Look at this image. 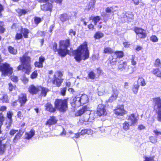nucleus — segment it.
I'll use <instances>...</instances> for the list:
<instances>
[{
	"instance_id": "1",
	"label": "nucleus",
	"mask_w": 161,
	"mask_h": 161,
	"mask_svg": "<svg viewBox=\"0 0 161 161\" xmlns=\"http://www.w3.org/2000/svg\"><path fill=\"white\" fill-rule=\"evenodd\" d=\"M75 54V58L77 61H80L82 59L85 60L89 57V53L87 47L86 42L83 44L78 48L77 50L73 52Z\"/></svg>"
},
{
	"instance_id": "2",
	"label": "nucleus",
	"mask_w": 161,
	"mask_h": 161,
	"mask_svg": "<svg viewBox=\"0 0 161 161\" xmlns=\"http://www.w3.org/2000/svg\"><path fill=\"white\" fill-rule=\"evenodd\" d=\"M20 60L21 64L19 65L17 67V70H22L25 73L29 75L31 69V67L30 64L31 62L30 57L25 54L22 57H20Z\"/></svg>"
},
{
	"instance_id": "3",
	"label": "nucleus",
	"mask_w": 161,
	"mask_h": 161,
	"mask_svg": "<svg viewBox=\"0 0 161 161\" xmlns=\"http://www.w3.org/2000/svg\"><path fill=\"white\" fill-rule=\"evenodd\" d=\"M54 105L55 108L59 111L64 112L67 108V99H56L54 103Z\"/></svg>"
},
{
	"instance_id": "4",
	"label": "nucleus",
	"mask_w": 161,
	"mask_h": 161,
	"mask_svg": "<svg viewBox=\"0 0 161 161\" xmlns=\"http://www.w3.org/2000/svg\"><path fill=\"white\" fill-rule=\"evenodd\" d=\"M70 45L69 40L61 41L60 42L59 49L58 51V54L61 56H65L68 53L67 47Z\"/></svg>"
},
{
	"instance_id": "5",
	"label": "nucleus",
	"mask_w": 161,
	"mask_h": 161,
	"mask_svg": "<svg viewBox=\"0 0 161 161\" xmlns=\"http://www.w3.org/2000/svg\"><path fill=\"white\" fill-rule=\"evenodd\" d=\"M0 69L2 72V75H10L13 72V69L10 67L9 64L5 63L0 66Z\"/></svg>"
},
{
	"instance_id": "6",
	"label": "nucleus",
	"mask_w": 161,
	"mask_h": 161,
	"mask_svg": "<svg viewBox=\"0 0 161 161\" xmlns=\"http://www.w3.org/2000/svg\"><path fill=\"white\" fill-rule=\"evenodd\" d=\"M94 112L90 111L88 108L85 113L83 117L81 118V120L84 121L91 122L94 120Z\"/></svg>"
},
{
	"instance_id": "7",
	"label": "nucleus",
	"mask_w": 161,
	"mask_h": 161,
	"mask_svg": "<svg viewBox=\"0 0 161 161\" xmlns=\"http://www.w3.org/2000/svg\"><path fill=\"white\" fill-rule=\"evenodd\" d=\"M62 75V73L59 71H57L54 74L53 83L56 84L57 86H60L63 82Z\"/></svg>"
},
{
	"instance_id": "8",
	"label": "nucleus",
	"mask_w": 161,
	"mask_h": 161,
	"mask_svg": "<svg viewBox=\"0 0 161 161\" xmlns=\"http://www.w3.org/2000/svg\"><path fill=\"white\" fill-rule=\"evenodd\" d=\"M134 31L136 34L137 37L139 38H144L146 36V31L141 28L136 27Z\"/></svg>"
},
{
	"instance_id": "9",
	"label": "nucleus",
	"mask_w": 161,
	"mask_h": 161,
	"mask_svg": "<svg viewBox=\"0 0 161 161\" xmlns=\"http://www.w3.org/2000/svg\"><path fill=\"white\" fill-rule=\"evenodd\" d=\"M126 119L127 120V121L132 126L135 125L138 121V119L135 115L133 114L127 115Z\"/></svg>"
},
{
	"instance_id": "10",
	"label": "nucleus",
	"mask_w": 161,
	"mask_h": 161,
	"mask_svg": "<svg viewBox=\"0 0 161 161\" xmlns=\"http://www.w3.org/2000/svg\"><path fill=\"white\" fill-rule=\"evenodd\" d=\"M96 113L99 116L106 115L107 113L105 105L101 104H99L97 106Z\"/></svg>"
},
{
	"instance_id": "11",
	"label": "nucleus",
	"mask_w": 161,
	"mask_h": 161,
	"mask_svg": "<svg viewBox=\"0 0 161 161\" xmlns=\"http://www.w3.org/2000/svg\"><path fill=\"white\" fill-rule=\"evenodd\" d=\"M18 100L20 103V106H24L27 101L26 95L25 93H21L18 96Z\"/></svg>"
},
{
	"instance_id": "12",
	"label": "nucleus",
	"mask_w": 161,
	"mask_h": 161,
	"mask_svg": "<svg viewBox=\"0 0 161 161\" xmlns=\"http://www.w3.org/2000/svg\"><path fill=\"white\" fill-rule=\"evenodd\" d=\"M97 93L99 96H102L108 93V91L105 86H101L97 89Z\"/></svg>"
},
{
	"instance_id": "13",
	"label": "nucleus",
	"mask_w": 161,
	"mask_h": 161,
	"mask_svg": "<svg viewBox=\"0 0 161 161\" xmlns=\"http://www.w3.org/2000/svg\"><path fill=\"white\" fill-rule=\"evenodd\" d=\"M73 101L72 104L74 107H78L82 104L80 97L77 96L73 99Z\"/></svg>"
},
{
	"instance_id": "14",
	"label": "nucleus",
	"mask_w": 161,
	"mask_h": 161,
	"mask_svg": "<svg viewBox=\"0 0 161 161\" xmlns=\"http://www.w3.org/2000/svg\"><path fill=\"white\" fill-rule=\"evenodd\" d=\"M28 91L32 94H36L39 91V86H36L33 85H31L29 87Z\"/></svg>"
},
{
	"instance_id": "15",
	"label": "nucleus",
	"mask_w": 161,
	"mask_h": 161,
	"mask_svg": "<svg viewBox=\"0 0 161 161\" xmlns=\"http://www.w3.org/2000/svg\"><path fill=\"white\" fill-rule=\"evenodd\" d=\"M45 60V58L41 56L39 58V61H36L34 63V65L35 67L38 68H42L43 67V63L44 62Z\"/></svg>"
},
{
	"instance_id": "16",
	"label": "nucleus",
	"mask_w": 161,
	"mask_h": 161,
	"mask_svg": "<svg viewBox=\"0 0 161 161\" xmlns=\"http://www.w3.org/2000/svg\"><path fill=\"white\" fill-rule=\"evenodd\" d=\"M114 113L117 115L123 116L127 114V111L125 110L123 108H117L114 110Z\"/></svg>"
},
{
	"instance_id": "17",
	"label": "nucleus",
	"mask_w": 161,
	"mask_h": 161,
	"mask_svg": "<svg viewBox=\"0 0 161 161\" xmlns=\"http://www.w3.org/2000/svg\"><path fill=\"white\" fill-rule=\"evenodd\" d=\"M52 4L50 3H47L41 6V8L43 11L49 10L51 12L52 8Z\"/></svg>"
},
{
	"instance_id": "18",
	"label": "nucleus",
	"mask_w": 161,
	"mask_h": 161,
	"mask_svg": "<svg viewBox=\"0 0 161 161\" xmlns=\"http://www.w3.org/2000/svg\"><path fill=\"white\" fill-rule=\"evenodd\" d=\"M56 118L54 116L51 117L46 123V125H48L49 126L56 124L57 122Z\"/></svg>"
},
{
	"instance_id": "19",
	"label": "nucleus",
	"mask_w": 161,
	"mask_h": 161,
	"mask_svg": "<svg viewBox=\"0 0 161 161\" xmlns=\"http://www.w3.org/2000/svg\"><path fill=\"white\" fill-rule=\"evenodd\" d=\"M118 94V92L117 90V89L114 90L112 96L108 99V102H112L115 100L117 97Z\"/></svg>"
},
{
	"instance_id": "20",
	"label": "nucleus",
	"mask_w": 161,
	"mask_h": 161,
	"mask_svg": "<svg viewBox=\"0 0 161 161\" xmlns=\"http://www.w3.org/2000/svg\"><path fill=\"white\" fill-rule=\"evenodd\" d=\"M6 137H2L0 138V153H3L6 148V145L5 144H3V141L5 139Z\"/></svg>"
},
{
	"instance_id": "21",
	"label": "nucleus",
	"mask_w": 161,
	"mask_h": 161,
	"mask_svg": "<svg viewBox=\"0 0 161 161\" xmlns=\"http://www.w3.org/2000/svg\"><path fill=\"white\" fill-rule=\"evenodd\" d=\"M153 102L157 106L158 110H161V99L159 97H157L153 99Z\"/></svg>"
},
{
	"instance_id": "22",
	"label": "nucleus",
	"mask_w": 161,
	"mask_h": 161,
	"mask_svg": "<svg viewBox=\"0 0 161 161\" xmlns=\"http://www.w3.org/2000/svg\"><path fill=\"white\" fill-rule=\"evenodd\" d=\"M18 28L20 30V32L23 34L24 37L25 38H27L28 37V34L29 33V30L25 28H22L20 26H19Z\"/></svg>"
},
{
	"instance_id": "23",
	"label": "nucleus",
	"mask_w": 161,
	"mask_h": 161,
	"mask_svg": "<svg viewBox=\"0 0 161 161\" xmlns=\"http://www.w3.org/2000/svg\"><path fill=\"white\" fill-rule=\"evenodd\" d=\"M35 131L33 129H31L28 132L25 133V136L26 139H31L35 135Z\"/></svg>"
},
{
	"instance_id": "24",
	"label": "nucleus",
	"mask_w": 161,
	"mask_h": 161,
	"mask_svg": "<svg viewBox=\"0 0 161 161\" xmlns=\"http://www.w3.org/2000/svg\"><path fill=\"white\" fill-rule=\"evenodd\" d=\"M86 106H85L80 110L78 111L75 113V116H80L82 114H84L86 111L88 109Z\"/></svg>"
},
{
	"instance_id": "25",
	"label": "nucleus",
	"mask_w": 161,
	"mask_h": 161,
	"mask_svg": "<svg viewBox=\"0 0 161 161\" xmlns=\"http://www.w3.org/2000/svg\"><path fill=\"white\" fill-rule=\"evenodd\" d=\"M45 107L46 110L51 112H54L56 110L55 108L53 107L52 105L50 103L46 104Z\"/></svg>"
},
{
	"instance_id": "26",
	"label": "nucleus",
	"mask_w": 161,
	"mask_h": 161,
	"mask_svg": "<svg viewBox=\"0 0 161 161\" xmlns=\"http://www.w3.org/2000/svg\"><path fill=\"white\" fill-rule=\"evenodd\" d=\"M0 99L3 103L7 102L8 99L7 95L4 93L0 94Z\"/></svg>"
},
{
	"instance_id": "27",
	"label": "nucleus",
	"mask_w": 161,
	"mask_h": 161,
	"mask_svg": "<svg viewBox=\"0 0 161 161\" xmlns=\"http://www.w3.org/2000/svg\"><path fill=\"white\" fill-rule=\"evenodd\" d=\"M95 2L94 1H92L90 2L86 6L85 8V10H92L94 7Z\"/></svg>"
},
{
	"instance_id": "28",
	"label": "nucleus",
	"mask_w": 161,
	"mask_h": 161,
	"mask_svg": "<svg viewBox=\"0 0 161 161\" xmlns=\"http://www.w3.org/2000/svg\"><path fill=\"white\" fill-rule=\"evenodd\" d=\"M39 91H41V95L42 96L45 97L46 95V94L49 91L47 88L39 86Z\"/></svg>"
},
{
	"instance_id": "29",
	"label": "nucleus",
	"mask_w": 161,
	"mask_h": 161,
	"mask_svg": "<svg viewBox=\"0 0 161 161\" xmlns=\"http://www.w3.org/2000/svg\"><path fill=\"white\" fill-rule=\"evenodd\" d=\"M81 101L82 104H84L88 102V98L87 95L85 94L82 95L81 97Z\"/></svg>"
},
{
	"instance_id": "30",
	"label": "nucleus",
	"mask_w": 161,
	"mask_h": 161,
	"mask_svg": "<svg viewBox=\"0 0 161 161\" xmlns=\"http://www.w3.org/2000/svg\"><path fill=\"white\" fill-rule=\"evenodd\" d=\"M152 73L157 77L161 78V71L160 70L158 69H154Z\"/></svg>"
},
{
	"instance_id": "31",
	"label": "nucleus",
	"mask_w": 161,
	"mask_h": 161,
	"mask_svg": "<svg viewBox=\"0 0 161 161\" xmlns=\"http://www.w3.org/2000/svg\"><path fill=\"white\" fill-rule=\"evenodd\" d=\"M130 126H133L132 125H130V124L127 121H125L123 124V129L125 130H127L129 129Z\"/></svg>"
},
{
	"instance_id": "32",
	"label": "nucleus",
	"mask_w": 161,
	"mask_h": 161,
	"mask_svg": "<svg viewBox=\"0 0 161 161\" xmlns=\"http://www.w3.org/2000/svg\"><path fill=\"white\" fill-rule=\"evenodd\" d=\"M60 19L62 21L65 22L69 19V16L66 14H62L60 15Z\"/></svg>"
},
{
	"instance_id": "33",
	"label": "nucleus",
	"mask_w": 161,
	"mask_h": 161,
	"mask_svg": "<svg viewBox=\"0 0 161 161\" xmlns=\"http://www.w3.org/2000/svg\"><path fill=\"white\" fill-rule=\"evenodd\" d=\"M124 53L122 51H116L113 56L114 57L120 58L123 57Z\"/></svg>"
},
{
	"instance_id": "34",
	"label": "nucleus",
	"mask_w": 161,
	"mask_h": 161,
	"mask_svg": "<svg viewBox=\"0 0 161 161\" xmlns=\"http://www.w3.org/2000/svg\"><path fill=\"white\" fill-rule=\"evenodd\" d=\"M17 12L18 13L19 15L20 16L26 14L28 11V10L25 9H18L16 10Z\"/></svg>"
},
{
	"instance_id": "35",
	"label": "nucleus",
	"mask_w": 161,
	"mask_h": 161,
	"mask_svg": "<svg viewBox=\"0 0 161 161\" xmlns=\"http://www.w3.org/2000/svg\"><path fill=\"white\" fill-rule=\"evenodd\" d=\"M127 64L126 62H123L122 63L119 64L118 66V69L119 70H123L126 67Z\"/></svg>"
},
{
	"instance_id": "36",
	"label": "nucleus",
	"mask_w": 161,
	"mask_h": 161,
	"mask_svg": "<svg viewBox=\"0 0 161 161\" xmlns=\"http://www.w3.org/2000/svg\"><path fill=\"white\" fill-rule=\"evenodd\" d=\"M13 115V113L9 111L7 113V117L9 119V124H11L12 122V116Z\"/></svg>"
},
{
	"instance_id": "37",
	"label": "nucleus",
	"mask_w": 161,
	"mask_h": 161,
	"mask_svg": "<svg viewBox=\"0 0 161 161\" xmlns=\"http://www.w3.org/2000/svg\"><path fill=\"white\" fill-rule=\"evenodd\" d=\"M103 36V34L102 33L100 32H98L96 33L94 36V37L96 39H99L102 37Z\"/></svg>"
},
{
	"instance_id": "38",
	"label": "nucleus",
	"mask_w": 161,
	"mask_h": 161,
	"mask_svg": "<svg viewBox=\"0 0 161 161\" xmlns=\"http://www.w3.org/2000/svg\"><path fill=\"white\" fill-rule=\"evenodd\" d=\"M112 53L113 51L111 48L107 47L104 48L103 50L104 53L111 54Z\"/></svg>"
},
{
	"instance_id": "39",
	"label": "nucleus",
	"mask_w": 161,
	"mask_h": 161,
	"mask_svg": "<svg viewBox=\"0 0 161 161\" xmlns=\"http://www.w3.org/2000/svg\"><path fill=\"white\" fill-rule=\"evenodd\" d=\"M92 133L91 130H86L85 129L82 130L80 132V134L81 135H83L86 134H89Z\"/></svg>"
},
{
	"instance_id": "40",
	"label": "nucleus",
	"mask_w": 161,
	"mask_h": 161,
	"mask_svg": "<svg viewBox=\"0 0 161 161\" xmlns=\"http://www.w3.org/2000/svg\"><path fill=\"white\" fill-rule=\"evenodd\" d=\"M138 81L140 82L141 85L142 86H144L146 85V83L145 80L143 78L139 77L138 79Z\"/></svg>"
},
{
	"instance_id": "41",
	"label": "nucleus",
	"mask_w": 161,
	"mask_h": 161,
	"mask_svg": "<svg viewBox=\"0 0 161 161\" xmlns=\"http://www.w3.org/2000/svg\"><path fill=\"white\" fill-rule=\"evenodd\" d=\"M8 50L12 54H16L17 52V50L11 46L8 47Z\"/></svg>"
},
{
	"instance_id": "42",
	"label": "nucleus",
	"mask_w": 161,
	"mask_h": 161,
	"mask_svg": "<svg viewBox=\"0 0 161 161\" xmlns=\"http://www.w3.org/2000/svg\"><path fill=\"white\" fill-rule=\"evenodd\" d=\"M139 87V85L138 84H136L132 88V91L134 93L136 94L137 93Z\"/></svg>"
},
{
	"instance_id": "43",
	"label": "nucleus",
	"mask_w": 161,
	"mask_h": 161,
	"mask_svg": "<svg viewBox=\"0 0 161 161\" xmlns=\"http://www.w3.org/2000/svg\"><path fill=\"white\" fill-rule=\"evenodd\" d=\"M90 19H93L94 21V23L95 25H96L97 22H98L100 19V18L99 17L97 16L93 18L91 17L90 18Z\"/></svg>"
},
{
	"instance_id": "44",
	"label": "nucleus",
	"mask_w": 161,
	"mask_h": 161,
	"mask_svg": "<svg viewBox=\"0 0 161 161\" xmlns=\"http://www.w3.org/2000/svg\"><path fill=\"white\" fill-rule=\"evenodd\" d=\"M22 37V36L21 32L18 30L17 31V34L15 36V38L16 39H20Z\"/></svg>"
},
{
	"instance_id": "45",
	"label": "nucleus",
	"mask_w": 161,
	"mask_h": 161,
	"mask_svg": "<svg viewBox=\"0 0 161 161\" xmlns=\"http://www.w3.org/2000/svg\"><path fill=\"white\" fill-rule=\"evenodd\" d=\"M154 65L156 67H159L161 66V63L160 60L158 58L155 60L154 63Z\"/></svg>"
},
{
	"instance_id": "46",
	"label": "nucleus",
	"mask_w": 161,
	"mask_h": 161,
	"mask_svg": "<svg viewBox=\"0 0 161 161\" xmlns=\"http://www.w3.org/2000/svg\"><path fill=\"white\" fill-rule=\"evenodd\" d=\"M88 76L90 79H93L95 77V74L93 71H91L88 74Z\"/></svg>"
},
{
	"instance_id": "47",
	"label": "nucleus",
	"mask_w": 161,
	"mask_h": 161,
	"mask_svg": "<svg viewBox=\"0 0 161 161\" xmlns=\"http://www.w3.org/2000/svg\"><path fill=\"white\" fill-rule=\"evenodd\" d=\"M38 74L36 70L34 71L31 74V78L32 79H34L36 78Z\"/></svg>"
},
{
	"instance_id": "48",
	"label": "nucleus",
	"mask_w": 161,
	"mask_h": 161,
	"mask_svg": "<svg viewBox=\"0 0 161 161\" xmlns=\"http://www.w3.org/2000/svg\"><path fill=\"white\" fill-rule=\"evenodd\" d=\"M105 11L107 13H110L111 12H114L115 11L114 10L113 7H108L106 9Z\"/></svg>"
},
{
	"instance_id": "49",
	"label": "nucleus",
	"mask_w": 161,
	"mask_h": 161,
	"mask_svg": "<svg viewBox=\"0 0 161 161\" xmlns=\"http://www.w3.org/2000/svg\"><path fill=\"white\" fill-rule=\"evenodd\" d=\"M151 41L153 42H157L158 41V38L155 36H152L150 38Z\"/></svg>"
},
{
	"instance_id": "50",
	"label": "nucleus",
	"mask_w": 161,
	"mask_h": 161,
	"mask_svg": "<svg viewBox=\"0 0 161 161\" xmlns=\"http://www.w3.org/2000/svg\"><path fill=\"white\" fill-rule=\"evenodd\" d=\"M4 120L3 115L2 113H0V125H2L3 123V122Z\"/></svg>"
},
{
	"instance_id": "51",
	"label": "nucleus",
	"mask_w": 161,
	"mask_h": 161,
	"mask_svg": "<svg viewBox=\"0 0 161 161\" xmlns=\"http://www.w3.org/2000/svg\"><path fill=\"white\" fill-rule=\"evenodd\" d=\"M3 22L0 21V33H3L5 30V29L3 27Z\"/></svg>"
},
{
	"instance_id": "52",
	"label": "nucleus",
	"mask_w": 161,
	"mask_h": 161,
	"mask_svg": "<svg viewBox=\"0 0 161 161\" xmlns=\"http://www.w3.org/2000/svg\"><path fill=\"white\" fill-rule=\"evenodd\" d=\"M8 85V89L10 91H13L14 89L15 88V86H13L11 83H9Z\"/></svg>"
},
{
	"instance_id": "53",
	"label": "nucleus",
	"mask_w": 161,
	"mask_h": 161,
	"mask_svg": "<svg viewBox=\"0 0 161 161\" xmlns=\"http://www.w3.org/2000/svg\"><path fill=\"white\" fill-rule=\"evenodd\" d=\"M69 35L71 36H75V31H73L72 29H70L69 31Z\"/></svg>"
},
{
	"instance_id": "54",
	"label": "nucleus",
	"mask_w": 161,
	"mask_h": 161,
	"mask_svg": "<svg viewBox=\"0 0 161 161\" xmlns=\"http://www.w3.org/2000/svg\"><path fill=\"white\" fill-rule=\"evenodd\" d=\"M34 21L35 22V23L36 24H38L41 21V19L40 18L37 17H36L34 19Z\"/></svg>"
},
{
	"instance_id": "55",
	"label": "nucleus",
	"mask_w": 161,
	"mask_h": 161,
	"mask_svg": "<svg viewBox=\"0 0 161 161\" xmlns=\"http://www.w3.org/2000/svg\"><path fill=\"white\" fill-rule=\"evenodd\" d=\"M135 58V55H133L132 56V58L131 59V64L133 65H135L136 64V62L134 60V58Z\"/></svg>"
},
{
	"instance_id": "56",
	"label": "nucleus",
	"mask_w": 161,
	"mask_h": 161,
	"mask_svg": "<svg viewBox=\"0 0 161 161\" xmlns=\"http://www.w3.org/2000/svg\"><path fill=\"white\" fill-rule=\"evenodd\" d=\"M157 119L159 121L161 122V110H158Z\"/></svg>"
},
{
	"instance_id": "57",
	"label": "nucleus",
	"mask_w": 161,
	"mask_h": 161,
	"mask_svg": "<svg viewBox=\"0 0 161 161\" xmlns=\"http://www.w3.org/2000/svg\"><path fill=\"white\" fill-rule=\"evenodd\" d=\"M150 140L151 142L153 143H155L157 142V139L153 136L150 137Z\"/></svg>"
},
{
	"instance_id": "58",
	"label": "nucleus",
	"mask_w": 161,
	"mask_h": 161,
	"mask_svg": "<svg viewBox=\"0 0 161 161\" xmlns=\"http://www.w3.org/2000/svg\"><path fill=\"white\" fill-rule=\"evenodd\" d=\"M11 80L14 82H16L18 81V78L17 76H13L11 77Z\"/></svg>"
},
{
	"instance_id": "59",
	"label": "nucleus",
	"mask_w": 161,
	"mask_h": 161,
	"mask_svg": "<svg viewBox=\"0 0 161 161\" xmlns=\"http://www.w3.org/2000/svg\"><path fill=\"white\" fill-rule=\"evenodd\" d=\"M17 132H18V130H12L10 131L9 133L10 135L12 136Z\"/></svg>"
},
{
	"instance_id": "60",
	"label": "nucleus",
	"mask_w": 161,
	"mask_h": 161,
	"mask_svg": "<svg viewBox=\"0 0 161 161\" xmlns=\"http://www.w3.org/2000/svg\"><path fill=\"white\" fill-rule=\"evenodd\" d=\"M66 87H64L61 90V94L63 95H64L65 94L66 92Z\"/></svg>"
},
{
	"instance_id": "61",
	"label": "nucleus",
	"mask_w": 161,
	"mask_h": 161,
	"mask_svg": "<svg viewBox=\"0 0 161 161\" xmlns=\"http://www.w3.org/2000/svg\"><path fill=\"white\" fill-rule=\"evenodd\" d=\"M21 136V135L20 133H18L16 135L14 139V142H15V140L16 139H18Z\"/></svg>"
},
{
	"instance_id": "62",
	"label": "nucleus",
	"mask_w": 161,
	"mask_h": 161,
	"mask_svg": "<svg viewBox=\"0 0 161 161\" xmlns=\"http://www.w3.org/2000/svg\"><path fill=\"white\" fill-rule=\"evenodd\" d=\"M153 132L156 135H161V131H159L157 130H154L153 131Z\"/></svg>"
},
{
	"instance_id": "63",
	"label": "nucleus",
	"mask_w": 161,
	"mask_h": 161,
	"mask_svg": "<svg viewBox=\"0 0 161 161\" xmlns=\"http://www.w3.org/2000/svg\"><path fill=\"white\" fill-rule=\"evenodd\" d=\"M22 81L24 84H26L28 82L29 80L27 78L24 77L22 79Z\"/></svg>"
},
{
	"instance_id": "64",
	"label": "nucleus",
	"mask_w": 161,
	"mask_h": 161,
	"mask_svg": "<svg viewBox=\"0 0 161 161\" xmlns=\"http://www.w3.org/2000/svg\"><path fill=\"white\" fill-rule=\"evenodd\" d=\"M145 161H154L153 158V157H147L145 158Z\"/></svg>"
}]
</instances>
